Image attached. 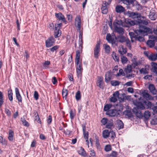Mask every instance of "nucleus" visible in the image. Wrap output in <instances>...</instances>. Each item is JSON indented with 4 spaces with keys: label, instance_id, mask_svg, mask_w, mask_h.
<instances>
[{
    "label": "nucleus",
    "instance_id": "19",
    "mask_svg": "<svg viewBox=\"0 0 157 157\" xmlns=\"http://www.w3.org/2000/svg\"><path fill=\"white\" fill-rule=\"evenodd\" d=\"M116 11L118 13H121L125 10L124 8L121 6L117 5L115 8Z\"/></svg>",
    "mask_w": 157,
    "mask_h": 157
},
{
    "label": "nucleus",
    "instance_id": "26",
    "mask_svg": "<svg viewBox=\"0 0 157 157\" xmlns=\"http://www.w3.org/2000/svg\"><path fill=\"white\" fill-rule=\"evenodd\" d=\"M50 64V62L48 60L45 61L43 63V68L44 69H48Z\"/></svg>",
    "mask_w": 157,
    "mask_h": 157
},
{
    "label": "nucleus",
    "instance_id": "42",
    "mask_svg": "<svg viewBox=\"0 0 157 157\" xmlns=\"http://www.w3.org/2000/svg\"><path fill=\"white\" fill-rule=\"evenodd\" d=\"M151 124L152 125L157 124V116H155L151 121Z\"/></svg>",
    "mask_w": 157,
    "mask_h": 157
},
{
    "label": "nucleus",
    "instance_id": "3",
    "mask_svg": "<svg viewBox=\"0 0 157 157\" xmlns=\"http://www.w3.org/2000/svg\"><path fill=\"white\" fill-rule=\"evenodd\" d=\"M133 104L136 106V107H134L133 109V112L136 114L137 117L139 118H141L143 117V114L140 111L139 109L143 110L145 109V107L144 105L142 103L139 102L137 100H134L133 101Z\"/></svg>",
    "mask_w": 157,
    "mask_h": 157
},
{
    "label": "nucleus",
    "instance_id": "5",
    "mask_svg": "<svg viewBox=\"0 0 157 157\" xmlns=\"http://www.w3.org/2000/svg\"><path fill=\"white\" fill-rule=\"evenodd\" d=\"M75 25L78 31L80 33L81 27L82 25V23L81 21V17L79 15H78L76 17L75 20Z\"/></svg>",
    "mask_w": 157,
    "mask_h": 157
},
{
    "label": "nucleus",
    "instance_id": "64",
    "mask_svg": "<svg viewBox=\"0 0 157 157\" xmlns=\"http://www.w3.org/2000/svg\"><path fill=\"white\" fill-rule=\"evenodd\" d=\"M71 131L67 129L66 130H64V134L66 135H69L71 134Z\"/></svg>",
    "mask_w": 157,
    "mask_h": 157
},
{
    "label": "nucleus",
    "instance_id": "60",
    "mask_svg": "<svg viewBox=\"0 0 157 157\" xmlns=\"http://www.w3.org/2000/svg\"><path fill=\"white\" fill-rule=\"evenodd\" d=\"M59 48V46L58 45H56L52 47V48H50V51L52 52H54L57 49H58Z\"/></svg>",
    "mask_w": 157,
    "mask_h": 157
},
{
    "label": "nucleus",
    "instance_id": "39",
    "mask_svg": "<svg viewBox=\"0 0 157 157\" xmlns=\"http://www.w3.org/2000/svg\"><path fill=\"white\" fill-rule=\"evenodd\" d=\"M84 137L85 139H88L89 134L88 131H86V128H83Z\"/></svg>",
    "mask_w": 157,
    "mask_h": 157
},
{
    "label": "nucleus",
    "instance_id": "6",
    "mask_svg": "<svg viewBox=\"0 0 157 157\" xmlns=\"http://www.w3.org/2000/svg\"><path fill=\"white\" fill-rule=\"evenodd\" d=\"M122 26L124 27H129L130 26L134 25L135 24V22L128 19H125L124 22H122Z\"/></svg>",
    "mask_w": 157,
    "mask_h": 157
},
{
    "label": "nucleus",
    "instance_id": "52",
    "mask_svg": "<svg viewBox=\"0 0 157 157\" xmlns=\"http://www.w3.org/2000/svg\"><path fill=\"white\" fill-rule=\"evenodd\" d=\"M106 39L109 42H112L113 41V39L112 38L111 36L109 34L107 35Z\"/></svg>",
    "mask_w": 157,
    "mask_h": 157
},
{
    "label": "nucleus",
    "instance_id": "9",
    "mask_svg": "<svg viewBox=\"0 0 157 157\" xmlns=\"http://www.w3.org/2000/svg\"><path fill=\"white\" fill-rule=\"evenodd\" d=\"M119 95L118 91L115 92L113 94V96L111 97L109 99L110 102L115 103L117 101V99Z\"/></svg>",
    "mask_w": 157,
    "mask_h": 157
},
{
    "label": "nucleus",
    "instance_id": "4",
    "mask_svg": "<svg viewBox=\"0 0 157 157\" xmlns=\"http://www.w3.org/2000/svg\"><path fill=\"white\" fill-rule=\"evenodd\" d=\"M122 21L117 20L114 22L113 26L115 31L119 34L123 35L124 33V29L121 27L122 26Z\"/></svg>",
    "mask_w": 157,
    "mask_h": 157
},
{
    "label": "nucleus",
    "instance_id": "44",
    "mask_svg": "<svg viewBox=\"0 0 157 157\" xmlns=\"http://www.w3.org/2000/svg\"><path fill=\"white\" fill-rule=\"evenodd\" d=\"M70 115L71 119V120L73 119L74 118L75 115V110H73L72 109L71 110L70 112Z\"/></svg>",
    "mask_w": 157,
    "mask_h": 157
},
{
    "label": "nucleus",
    "instance_id": "31",
    "mask_svg": "<svg viewBox=\"0 0 157 157\" xmlns=\"http://www.w3.org/2000/svg\"><path fill=\"white\" fill-rule=\"evenodd\" d=\"M109 132L108 130H105L102 132L103 136L105 138H107L109 135Z\"/></svg>",
    "mask_w": 157,
    "mask_h": 157
},
{
    "label": "nucleus",
    "instance_id": "10",
    "mask_svg": "<svg viewBox=\"0 0 157 157\" xmlns=\"http://www.w3.org/2000/svg\"><path fill=\"white\" fill-rule=\"evenodd\" d=\"M100 49V44L98 43L94 49V57L96 58H98V57Z\"/></svg>",
    "mask_w": 157,
    "mask_h": 157
},
{
    "label": "nucleus",
    "instance_id": "12",
    "mask_svg": "<svg viewBox=\"0 0 157 157\" xmlns=\"http://www.w3.org/2000/svg\"><path fill=\"white\" fill-rule=\"evenodd\" d=\"M55 16L59 20H61L65 23H67V21L64 15L61 13H55Z\"/></svg>",
    "mask_w": 157,
    "mask_h": 157
},
{
    "label": "nucleus",
    "instance_id": "32",
    "mask_svg": "<svg viewBox=\"0 0 157 157\" xmlns=\"http://www.w3.org/2000/svg\"><path fill=\"white\" fill-rule=\"evenodd\" d=\"M148 69L146 67L141 68L140 71V73L146 74L148 73Z\"/></svg>",
    "mask_w": 157,
    "mask_h": 157
},
{
    "label": "nucleus",
    "instance_id": "41",
    "mask_svg": "<svg viewBox=\"0 0 157 157\" xmlns=\"http://www.w3.org/2000/svg\"><path fill=\"white\" fill-rule=\"evenodd\" d=\"M13 93L11 90L8 91V97L9 100L11 101L13 100Z\"/></svg>",
    "mask_w": 157,
    "mask_h": 157
},
{
    "label": "nucleus",
    "instance_id": "57",
    "mask_svg": "<svg viewBox=\"0 0 157 157\" xmlns=\"http://www.w3.org/2000/svg\"><path fill=\"white\" fill-rule=\"evenodd\" d=\"M83 70H76L77 76L78 78H81L82 76V74Z\"/></svg>",
    "mask_w": 157,
    "mask_h": 157
},
{
    "label": "nucleus",
    "instance_id": "61",
    "mask_svg": "<svg viewBox=\"0 0 157 157\" xmlns=\"http://www.w3.org/2000/svg\"><path fill=\"white\" fill-rule=\"evenodd\" d=\"M52 117L51 116H48V118L47 119V122L48 124H50L52 121Z\"/></svg>",
    "mask_w": 157,
    "mask_h": 157
},
{
    "label": "nucleus",
    "instance_id": "11",
    "mask_svg": "<svg viewBox=\"0 0 157 157\" xmlns=\"http://www.w3.org/2000/svg\"><path fill=\"white\" fill-rule=\"evenodd\" d=\"M142 94L143 97L147 100H153V98L151 95H149L147 91L146 90H144L142 92Z\"/></svg>",
    "mask_w": 157,
    "mask_h": 157
},
{
    "label": "nucleus",
    "instance_id": "48",
    "mask_svg": "<svg viewBox=\"0 0 157 157\" xmlns=\"http://www.w3.org/2000/svg\"><path fill=\"white\" fill-rule=\"evenodd\" d=\"M109 136L110 137L111 139L114 140L116 136L115 132L112 131H111L110 130V131L109 135Z\"/></svg>",
    "mask_w": 157,
    "mask_h": 157
},
{
    "label": "nucleus",
    "instance_id": "46",
    "mask_svg": "<svg viewBox=\"0 0 157 157\" xmlns=\"http://www.w3.org/2000/svg\"><path fill=\"white\" fill-rule=\"evenodd\" d=\"M121 62L122 64H124L127 63L128 59L126 57L122 56H121Z\"/></svg>",
    "mask_w": 157,
    "mask_h": 157
},
{
    "label": "nucleus",
    "instance_id": "18",
    "mask_svg": "<svg viewBox=\"0 0 157 157\" xmlns=\"http://www.w3.org/2000/svg\"><path fill=\"white\" fill-rule=\"evenodd\" d=\"M78 153L84 157H87V155L84 149L82 147H80V149L78 151Z\"/></svg>",
    "mask_w": 157,
    "mask_h": 157
},
{
    "label": "nucleus",
    "instance_id": "49",
    "mask_svg": "<svg viewBox=\"0 0 157 157\" xmlns=\"http://www.w3.org/2000/svg\"><path fill=\"white\" fill-rule=\"evenodd\" d=\"M76 56L75 59V62H79L80 59V50H78L76 51Z\"/></svg>",
    "mask_w": 157,
    "mask_h": 157
},
{
    "label": "nucleus",
    "instance_id": "45",
    "mask_svg": "<svg viewBox=\"0 0 157 157\" xmlns=\"http://www.w3.org/2000/svg\"><path fill=\"white\" fill-rule=\"evenodd\" d=\"M68 94L67 90H62V95L63 98L66 99L67 96Z\"/></svg>",
    "mask_w": 157,
    "mask_h": 157
},
{
    "label": "nucleus",
    "instance_id": "50",
    "mask_svg": "<svg viewBox=\"0 0 157 157\" xmlns=\"http://www.w3.org/2000/svg\"><path fill=\"white\" fill-rule=\"evenodd\" d=\"M35 121H36L38 123L40 124L41 121L37 112H36L35 113Z\"/></svg>",
    "mask_w": 157,
    "mask_h": 157
},
{
    "label": "nucleus",
    "instance_id": "8",
    "mask_svg": "<svg viewBox=\"0 0 157 157\" xmlns=\"http://www.w3.org/2000/svg\"><path fill=\"white\" fill-rule=\"evenodd\" d=\"M127 13L129 17L133 19L137 18V21L140 19L141 15L137 13L133 12L131 11H128Z\"/></svg>",
    "mask_w": 157,
    "mask_h": 157
},
{
    "label": "nucleus",
    "instance_id": "14",
    "mask_svg": "<svg viewBox=\"0 0 157 157\" xmlns=\"http://www.w3.org/2000/svg\"><path fill=\"white\" fill-rule=\"evenodd\" d=\"M108 5L106 4V1L103 2L102 7L101 8L102 13L103 14H106L107 13L108 10V8L107 6Z\"/></svg>",
    "mask_w": 157,
    "mask_h": 157
},
{
    "label": "nucleus",
    "instance_id": "43",
    "mask_svg": "<svg viewBox=\"0 0 157 157\" xmlns=\"http://www.w3.org/2000/svg\"><path fill=\"white\" fill-rule=\"evenodd\" d=\"M75 62L77 65L76 70H83V68L81 63H80L79 62L78 63L77 62Z\"/></svg>",
    "mask_w": 157,
    "mask_h": 157
},
{
    "label": "nucleus",
    "instance_id": "27",
    "mask_svg": "<svg viewBox=\"0 0 157 157\" xmlns=\"http://www.w3.org/2000/svg\"><path fill=\"white\" fill-rule=\"evenodd\" d=\"M149 59L152 61L157 59V53L156 54H151L149 56Z\"/></svg>",
    "mask_w": 157,
    "mask_h": 157
},
{
    "label": "nucleus",
    "instance_id": "54",
    "mask_svg": "<svg viewBox=\"0 0 157 157\" xmlns=\"http://www.w3.org/2000/svg\"><path fill=\"white\" fill-rule=\"evenodd\" d=\"M108 121V119L106 118H103L101 121V124L104 125L106 124Z\"/></svg>",
    "mask_w": 157,
    "mask_h": 157
},
{
    "label": "nucleus",
    "instance_id": "56",
    "mask_svg": "<svg viewBox=\"0 0 157 157\" xmlns=\"http://www.w3.org/2000/svg\"><path fill=\"white\" fill-rule=\"evenodd\" d=\"M125 42L126 43V46L128 47L130 50H131V45L129 39L128 38Z\"/></svg>",
    "mask_w": 157,
    "mask_h": 157
},
{
    "label": "nucleus",
    "instance_id": "63",
    "mask_svg": "<svg viewBox=\"0 0 157 157\" xmlns=\"http://www.w3.org/2000/svg\"><path fill=\"white\" fill-rule=\"evenodd\" d=\"M117 152L116 151H113L110 155L112 156V157H117Z\"/></svg>",
    "mask_w": 157,
    "mask_h": 157
},
{
    "label": "nucleus",
    "instance_id": "7",
    "mask_svg": "<svg viewBox=\"0 0 157 157\" xmlns=\"http://www.w3.org/2000/svg\"><path fill=\"white\" fill-rule=\"evenodd\" d=\"M55 42V40L53 36H51L46 40V46L47 48L51 47L52 46Z\"/></svg>",
    "mask_w": 157,
    "mask_h": 157
},
{
    "label": "nucleus",
    "instance_id": "23",
    "mask_svg": "<svg viewBox=\"0 0 157 157\" xmlns=\"http://www.w3.org/2000/svg\"><path fill=\"white\" fill-rule=\"evenodd\" d=\"M103 47L106 53L109 54L111 51V48L107 44H103Z\"/></svg>",
    "mask_w": 157,
    "mask_h": 157
},
{
    "label": "nucleus",
    "instance_id": "36",
    "mask_svg": "<svg viewBox=\"0 0 157 157\" xmlns=\"http://www.w3.org/2000/svg\"><path fill=\"white\" fill-rule=\"evenodd\" d=\"M116 123L117 127L118 128H123L124 124L120 120H117L116 121Z\"/></svg>",
    "mask_w": 157,
    "mask_h": 157
},
{
    "label": "nucleus",
    "instance_id": "55",
    "mask_svg": "<svg viewBox=\"0 0 157 157\" xmlns=\"http://www.w3.org/2000/svg\"><path fill=\"white\" fill-rule=\"evenodd\" d=\"M105 150L106 151H109L111 150V147L110 145H106L105 147Z\"/></svg>",
    "mask_w": 157,
    "mask_h": 157
},
{
    "label": "nucleus",
    "instance_id": "38",
    "mask_svg": "<svg viewBox=\"0 0 157 157\" xmlns=\"http://www.w3.org/2000/svg\"><path fill=\"white\" fill-rule=\"evenodd\" d=\"M0 143L3 145H6L7 144V141L6 139L1 136H0Z\"/></svg>",
    "mask_w": 157,
    "mask_h": 157
},
{
    "label": "nucleus",
    "instance_id": "34",
    "mask_svg": "<svg viewBox=\"0 0 157 157\" xmlns=\"http://www.w3.org/2000/svg\"><path fill=\"white\" fill-rule=\"evenodd\" d=\"M113 125V120H108L107 124L106 125V128H111Z\"/></svg>",
    "mask_w": 157,
    "mask_h": 157
},
{
    "label": "nucleus",
    "instance_id": "37",
    "mask_svg": "<svg viewBox=\"0 0 157 157\" xmlns=\"http://www.w3.org/2000/svg\"><path fill=\"white\" fill-rule=\"evenodd\" d=\"M124 3L127 5H129L133 3V0H120Z\"/></svg>",
    "mask_w": 157,
    "mask_h": 157
},
{
    "label": "nucleus",
    "instance_id": "58",
    "mask_svg": "<svg viewBox=\"0 0 157 157\" xmlns=\"http://www.w3.org/2000/svg\"><path fill=\"white\" fill-rule=\"evenodd\" d=\"M39 95L38 92L36 91H35L34 94V99L36 100H37L39 98Z\"/></svg>",
    "mask_w": 157,
    "mask_h": 157
},
{
    "label": "nucleus",
    "instance_id": "33",
    "mask_svg": "<svg viewBox=\"0 0 157 157\" xmlns=\"http://www.w3.org/2000/svg\"><path fill=\"white\" fill-rule=\"evenodd\" d=\"M112 56L115 61L118 62L119 61V58L117 55L116 53L113 52H112Z\"/></svg>",
    "mask_w": 157,
    "mask_h": 157
},
{
    "label": "nucleus",
    "instance_id": "20",
    "mask_svg": "<svg viewBox=\"0 0 157 157\" xmlns=\"http://www.w3.org/2000/svg\"><path fill=\"white\" fill-rule=\"evenodd\" d=\"M151 114L148 111H145L144 113L143 116L145 120H147L151 117Z\"/></svg>",
    "mask_w": 157,
    "mask_h": 157
},
{
    "label": "nucleus",
    "instance_id": "2",
    "mask_svg": "<svg viewBox=\"0 0 157 157\" xmlns=\"http://www.w3.org/2000/svg\"><path fill=\"white\" fill-rule=\"evenodd\" d=\"M144 18V17H141V16L140 19H139L138 21H137V22L139 25V29L136 30L134 31L137 34V36L138 35H145L147 33H151V30L150 29L146 27L145 26L141 25L142 24L146 25H147L148 22L147 21L144 20H142L141 18Z\"/></svg>",
    "mask_w": 157,
    "mask_h": 157
},
{
    "label": "nucleus",
    "instance_id": "51",
    "mask_svg": "<svg viewBox=\"0 0 157 157\" xmlns=\"http://www.w3.org/2000/svg\"><path fill=\"white\" fill-rule=\"evenodd\" d=\"M81 98L80 92L79 91H78L75 95V98L77 101H78L81 99Z\"/></svg>",
    "mask_w": 157,
    "mask_h": 157
},
{
    "label": "nucleus",
    "instance_id": "22",
    "mask_svg": "<svg viewBox=\"0 0 157 157\" xmlns=\"http://www.w3.org/2000/svg\"><path fill=\"white\" fill-rule=\"evenodd\" d=\"M149 89L152 94H156V91L153 85L150 84L149 86Z\"/></svg>",
    "mask_w": 157,
    "mask_h": 157
},
{
    "label": "nucleus",
    "instance_id": "30",
    "mask_svg": "<svg viewBox=\"0 0 157 157\" xmlns=\"http://www.w3.org/2000/svg\"><path fill=\"white\" fill-rule=\"evenodd\" d=\"M79 50H80L81 51H82V35H81V34L80 33V35L79 36Z\"/></svg>",
    "mask_w": 157,
    "mask_h": 157
},
{
    "label": "nucleus",
    "instance_id": "17",
    "mask_svg": "<svg viewBox=\"0 0 157 157\" xmlns=\"http://www.w3.org/2000/svg\"><path fill=\"white\" fill-rule=\"evenodd\" d=\"M97 86L100 88H102L103 78L101 76H98Z\"/></svg>",
    "mask_w": 157,
    "mask_h": 157
},
{
    "label": "nucleus",
    "instance_id": "29",
    "mask_svg": "<svg viewBox=\"0 0 157 157\" xmlns=\"http://www.w3.org/2000/svg\"><path fill=\"white\" fill-rule=\"evenodd\" d=\"M13 132L11 130H10L9 132V135L8 139L10 141H12L13 140Z\"/></svg>",
    "mask_w": 157,
    "mask_h": 157
},
{
    "label": "nucleus",
    "instance_id": "62",
    "mask_svg": "<svg viewBox=\"0 0 157 157\" xmlns=\"http://www.w3.org/2000/svg\"><path fill=\"white\" fill-rule=\"evenodd\" d=\"M23 124L26 127H28L29 124L28 122H27L25 120H23L22 121Z\"/></svg>",
    "mask_w": 157,
    "mask_h": 157
},
{
    "label": "nucleus",
    "instance_id": "21",
    "mask_svg": "<svg viewBox=\"0 0 157 157\" xmlns=\"http://www.w3.org/2000/svg\"><path fill=\"white\" fill-rule=\"evenodd\" d=\"M117 39L119 42L123 43L125 42L128 38L124 36H118Z\"/></svg>",
    "mask_w": 157,
    "mask_h": 157
},
{
    "label": "nucleus",
    "instance_id": "59",
    "mask_svg": "<svg viewBox=\"0 0 157 157\" xmlns=\"http://www.w3.org/2000/svg\"><path fill=\"white\" fill-rule=\"evenodd\" d=\"M121 75L124 76V74L123 72V71L122 69H120L119 71V72L117 75V76H119Z\"/></svg>",
    "mask_w": 157,
    "mask_h": 157
},
{
    "label": "nucleus",
    "instance_id": "16",
    "mask_svg": "<svg viewBox=\"0 0 157 157\" xmlns=\"http://www.w3.org/2000/svg\"><path fill=\"white\" fill-rule=\"evenodd\" d=\"M127 49L126 48H124L123 46H120L118 48V52L119 53L122 55L125 54L127 52Z\"/></svg>",
    "mask_w": 157,
    "mask_h": 157
},
{
    "label": "nucleus",
    "instance_id": "13",
    "mask_svg": "<svg viewBox=\"0 0 157 157\" xmlns=\"http://www.w3.org/2000/svg\"><path fill=\"white\" fill-rule=\"evenodd\" d=\"M15 93L17 99L18 101L20 102H21L22 101V98L20 93L19 90L17 88H15Z\"/></svg>",
    "mask_w": 157,
    "mask_h": 157
},
{
    "label": "nucleus",
    "instance_id": "47",
    "mask_svg": "<svg viewBox=\"0 0 157 157\" xmlns=\"http://www.w3.org/2000/svg\"><path fill=\"white\" fill-rule=\"evenodd\" d=\"M4 99L2 93L0 91V107L3 104Z\"/></svg>",
    "mask_w": 157,
    "mask_h": 157
},
{
    "label": "nucleus",
    "instance_id": "24",
    "mask_svg": "<svg viewBox=\"0 0 157 157\" xmlns=\"http://www.w3.org/2000/svg\"><path fill=\"white\" fill-rule=\"evenodd\" d=\"M151 65L152 67L153 71L157 74V64L154 62H152L151 63Z\"/></svg>",
    "mask_w": 157,
    "mask_h": 157
},
{
    "label": "nucleus",
    "instance_id": "25",
    "mask_svg": "<svg viewBox=\"0 0 157 157\" xmlns=\"http://www.w3.org/2000/svg\"><path fill=\"white\" fill-rule=\"evenodd\" d=\"M61 34V32L59 29H55L54 33V37L55 38H56L60 36Z\"/></svg>",
    "mask_w": 157,
    "mask_h": 157
},
{
    "label": "nucleus",
    "instance_id": "53",
    "mask_svg": "<svg viewBox=\"0 0 157 157\" xmlns=\"http://www.w3.org/2000/svg\"><path fill=\"white\" fill-rule=\"evenodd\" d=\"M111 84L113 86H117L119 84L120 82L117 81H111Z\"/></svg>",
    "mask_w": 157,
    "mask_h": 157
},
{
    "label": "nucleus",
    "instance_id": "15",
    "mask_svg": "<svg viewBox=\"0 0 157 157\" xmlns=\"http://www.w3.org/2000/svg\"><path fill=\"white\" fill-rule=\"evenodd\" d=\"M112 73L111 71H108L105 75V82L108 83L109 82L111 79Z\"/></svg>",
    "mask_w": 157,
    "mask_h": 157
},
{
    "label": "nucleus",
    "instance_id": "40",
    "mask_svg": "<svg viewBox=\"0 0 157 157\" xmlns=\"http://www.w3.org/2000/svg\"><path fill=\"white\" fill-rule=\"evenodd\" d=\"M144 103L146 105V109H149L151 108L152 106V104L151 103V102L149 101H144Z\"/></svg>",
    "mask_w": 157,
    "mask_h": 157
},
{
    "label": "nucleus",
    "instance_id": "1",
    "mask_svg": "<svg viewBox=\"0 0 157 157\" xmlns=\"http://www.w3.org/2000/svg\"><path fill=\"white\" fill-rule=\"evenodd\" d=\"M113 107L111 104H107L105 105L104 110L106 112V114L110 117H115L119 114L118 111L123 109V105L119 104L116 105V109H110Z\"/></svg>",
    "mask_w": 157,
    "mask_h": 157
},
{
    "label": "nucleus",
    "instance_id": "35",
    "mask_svg": "<svg viewBox=\"0 0 157 157\" xmlns=\"http://www.w3.org/2000/svg\"><path fill=\"white\" fill-rule=\"evenodd\" d=\"M132 71L131 66L130 65H128L125 68L124 71L127 74L130 73Z\"/></svg>",
    "mask_w": 157,
    "mask_h": 157
},
{
    "label": "nucleus",
    "instance_id": "28",
    "mask_svg": "<svg viewBox=\"0 0 157 157\" xmlns=\"http://www.w3.org/2000/svg\"><path fill=\"white\" fill-rule=\"evenodd\" d=\"M149 17L152 20H154L156 18V16L155 13L153 12H151L149 15Z\"/></svg>",
    "mask_w": 157,
    "mask_h": 157
}]
</instances>
